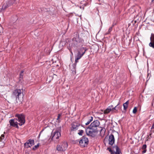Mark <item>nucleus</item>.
I'll return each mask as SVG.
<instances>
[{
  "instance_id": "nucleus-34",
  "label": "nucleus",
  "mask_w": 154,
  "mask_h": 154,
  "mask_svg": "<svg viewBox=\"0 0 154 154\" xmlns=\"http://www.w3.org/2000/svg\"><path fill=\"white\" fill-rule=\"evenodd\" d=\"M3 10L2 8H0V13Z\"/></svg>"
},
{
  "instance_id": "nucleus-1",
  "label": "nucleus",
  "mask_w": 154,
  "mask_h": 154,
  "mask_svg": "<svg viewBox=\"0 0 154 154\" xmlns=\"http://www.w3.org/2000/svg\"><path fill=\"white\" fill-rule=\"evenodd\" d=\"M100 125L99 121H94L88 127L86 128L85 131L87 135L92 137L95 136V133L98 132L97 127Z\"/></svg>"
},
{
  "instance_id": "nucleus-29",
  "label": "nucleus",
  "mask_w": 154,
  "mask_h": 154,
  "mask_svg": "<svg viewBox=\"0 0 154 154\" xmlns=\"http://www.w3.org/2000/svg\"><path fill=\"white\" fill-rule=\"evenodd\" d=\"M112 27H109V28L108 31V33H106V34H109L112 31Z\"/></svg>"
},
{
  "instance_id": "nucleus-8",
  "label": "nucleus",
  "mask_w": 154,
  "mask_h": 154,
  "mask_svg": "<svg viewBox=\"0 0 154 154\" xmlns=\"http://www.w3.org/2000/svg\"><path fill=\"white\" fill-rule=\"evenodd\" d=\"M115 147L116 148V151L113 152L112 150L110 147L107 148V150L111 153V154H122V152L118 146H116Z\"/></svg>"
},
{
  "instance_id": "nucleus-3",
  "label": "nucleus",
  "mask_w": 154,
  "mask_h": 154,
  "mask_svg": "<svg viewBox=\"0 0 154 154\" xmlns=\"http://www.w3.org/2000/svg\"><path fill=\"white\" fill-rule=\"evenodd\" d=\"M15 117H16L15 118L16 120L17 121H18V125L20 126H22L25 123V117L22 114H16L15 115Z\"/></svg>"
},
{
  "instance_id": "nucleus-2",
  "label": "nucleus",
  "mask_w": 154,
  "mask_h": 154,
  "mask_svg": "<svg viewBox=\"0 0 154 154\" xmlns=\"http://www.w3.org/2000/svg\"><path fill=\"white\" fill-rule=\"evenodd\" d=\"M87 50V49L86 48L82 47L78 51L77 55L75 56V63L73 65V69H71L72 72L73 73H76L75 68L76 63L78 62V60L84 55Z\"/></svg>"
},
{
  "instance_id": "nucleus-12",
  "label": "nucleus",
  "mask_w": 154,
  "mask_h": 154,
  "mask_svg": "<svg viewBox=\"0 0 154 154\" xmlns=\"http://www.w3.org/2000/svg\"><path fill=\"white\" fill-rule=\"evenodd\" d=\"M61 136L60 133L54 132L52 135V140L58 139Z\"/></svg>"
},
{
  "instance_id": "nucleus-13",
  "label": "nucleus",
  "mask_w": 154,
  "mask_h": 154,
  "mask_svg": "<svg viewBox=\"0 0 154 154\" xmlns=\"http://www.w3.org/2000/svg\"><path fill=\"white\" fill-rule=\"evenodd\" d=\"M119 104L120 103L119 102L118 104L114 107L112 106V112L117 113L118 112V110L122 107V106H119Z\"/></svg>"
},
{
  "instance_id": "nucleus-6",
  "label": "nucleus",
  "mask_w": 154,
  "mask_h": 154,
  "mask_svg": "<svg viewBox=\"0 0 154 154\" xmlns=\"http://www.w3.org/2000/svg\"><path fill=\"white\" fill-rule=\"evenodd\" d=\"M88 138L83 136L80 140L79 143L80 146L82 147H85L88 143Z\"/></svg>"
},
{
  "instance_id": "nucleus-20",
  "label": "nucleus",
  "mask_w": 154,
  "mask_h": 154,
  "mask_svg": "<svg viewBox=\"0 0 154 154\" xmlns=\"http://www.w3.org/2000/svg\"><path fill=\"white\" fill-rule=\"evenodd\" d=\"M24 145L26 148H28L32 146V145L30 144L28 141L24 143Z\"/></svg>"
},
{
  "instance_id": "nucleus-4",
  "label": "nucleus",
  "mask_w": 154,
  "mask_h": 154,
  "mask_svg": "<svg viewBox=\"0 0 154 154\" xmlns=\"http://www.w3.org/2000/svg\"><path fill=\"white\" fill-rule=\"evenodd\" d=\"M13 94L16 98V100L18 102L19 100L20 102L21 103L23 101V97L22 96L21 91L20 89H17L15 90L13 92Z\"/></svg>"
},
{
  "instance_id": "nucleus-26",
  "label": "nucleus",
  "mask_w": 154,
  "mask_h": 154,
  "mask_svg": "<svg viewBox=\"0 0 154 154\" xmlns=\"http://www.w3.org/2000/svg\"><path fill=\"white\" fill-rule=\"evenodd\" d=\"M137 107H135L133 110V113L134 114L136 113L137 112Z\"/></svg>"
},
{
  "instance_id": "nucleus-27",
  "label": "nucleus",
  "mask_w": 154,
  "mask_h": 154,
  "mask_svg": "<svg viewBox=\"0 0 154 154\" xmlns=\"http://www.w3.org/2000/svg\"><path fill=\"white\" fill-rule=\"evenodd\" d=\"M61 115H62L61 114H60V113L59 114H58V115L57 116V120H58V121H59V122H60V120L59 119L60 118V117L61 116Z\"/></svg>"
},
{
  "instance_id": "nucleus-9",
  "label": "nucleus",
  "mask_w": 154,
  "mask_h": 154,
  "mask_svg": "<svg viewBox=\"0 0 154 154\" xmlns=\"http://www.w3.org/2000/svg\"><path fill=\"white\" fill-rule=\"evenodd\" d=\"M9 122L11 126H12L14 127H15L17 128H19V127L18 125V123L16 120L15 119H12L10 120L9 121Z\"/></svg>"
},
{
  "instance_id": "nucleus-23",
  "label": "nucleus",
  "mask_w": 154,
  "mask_h": 154,
  "mask_svg": "<svg viewBox=\"0 0 154 154\" xmlns=\"http://www.w3.org/2000/svg\"><path fill=\"white\" fill-rule=\"evenodd\" d=\"M30 144L32 145V146L34 144V140H28Z\"/></svg>"
},
{
  "instance_id": "nucleus-11",
  "label": "nucleus",
  "mask_w": 154,
  "mask_h": 154,
  "mask_svg": "<svg viewBox=\"0 0 154 154\" xmlns=\"http://www.w3.org/2000/svg\"><path fill=\"white\" fill-rule=\"evenodd\" d=\"M109 144L111 146L113 145L115 142V138L114 135L112 134H110L109 137Z\"/></svg>"
},
{
  "instance_id": "nucleus-25",
  "label": "nucleus",
  "mask_w": 154,
  "mask_h": 154,
  "mask_svg": "<svg viewBox=\"0 0 154 154\" xmlns=\"http://www.w3.org/2000/svg\"><path fill=\"white\" fill-rule=\"evenodd\" d=\"M79 132L78 133V134L79 135L82 136L84 133V131L83 130H80L79 131Z\"/></svg>"
},
{
  "instance_id": "nucleus-21",
  "label": "nucleus",
  "mask_w": 154,
  "mask_h": 154,
  "mask_svg": "<svg viewBox=\"0 0 154 154\" xmlns=\"http://www.w3.org/2000/svg\"><path fill=\"white\" fill-rule=\"evenodd\" d=\"M105 130L103 128L101 129L100 134L102 137H103L105 133Z\"/></svg>"
},
{
  "instance_id": "nucleus-37",
  "label": "nucleus",
  "mask_w": 154,
  "mask_h": 154,
  "mask_svg": "<svg viewBox=\"0 0 154 154\" xmlns=\"http://www.w3.org/2000/svg\"><path fill=\"white\" fill-rule=\"evenodd\" d=\"M154 1V0H152V2H153Z\"/></svg>"
},
{
  "instance_id": "nucleus-22",
  "label": "nucleus",
  "mask_w": 154,
  "mask_h": 154,
  "mask_svg": "<svg viewBox=\"0 0 154 154\" xmlns=\"http://www.w3.org/2000/svg\"><path fill=\"white\" fill-rule=\"evenodd\" d=\"M23 72H24V71H22L21 72L20 75L19 77V80L20 81H21L23 78Z\"/></svg>"
},
{
  "instance_id": "nucleus-17",
  "label": "nucleus",
  "mask_w": 154,
  "mask_h": 154,
  "mask_svg": "<svg viewBox=\"0 0 154 154\" xmlns=\"http://www.w3.org/2000/svg\"><path fill=\"white\" fill-rule=\"evenodd\" d=\"M79 126V125H78L76 124H73L72 125V129L71 130L73 131H75L78 129Z\"/></svg>"
},
{
  "instance_id": "nucleus-30",
  "label": "nucleus",
  "mask_w": 154,
  "mask_h": 154,
  "mask_svg": "<svg viewBox=\"0 0 154 154\" xmlns=\"http://www.w3.org/2000/svg\"><path fill=\"white\" fill-rule=\"evenodd\" d=\"M39 146V143L38 144L36 145L33 148L34 149H35L38 148Z\"/></svg>"
},
{
  "instance_id": "nucleus-28",
  "label": "nucleus",
  "mask_w": 154,
  "mask_h": 154,
  "mask_svg": "<svg viewBox=\"0 0 154 154\" xmlns=\"http://www.w3.org/2000/svg\"><path fill=\"white\" fill-rule=\"evenodd\" d=\"M3 137V139H4L5 138V135L4 134H2L1 137H0V141H2V139H1V138Z\"/></svg>"
},
{
  "instance_id": "nucleus-36",
  "label": "nucleus",
  "mask_w": 154,
  "mask_h": 154,
  "mask_svg": "<svg viewBox=\"0 0 154 154\" xmlns=\"http://www.w3.org/2000/svg\"><path fill=\"white\" fill-rule=\"evenodd\" d=\"M14 2L17 1V0H14Z\"/></svg>"
},
{
  "instance_id": "nucleus-35",
  "label": "nucleus",
  "mask_w": 154,
  "mask_h": 154,
  "mask_svg": "<svg viewBox=\"0 0 154 154\" xmlns=\"http://www.w3.org/2000/svg\"><path fill=\"white\" fill-rule=\"evenodd\" d=\"M70 52L71 53V54H72V51L71 50H69Z\"/></svg>"
},
{
  "instance_id": "nucleus-5",
  "label": "nucleus",
  "mask_w": 154,
  "mask_h": 154,
  "mask_svg": "<svg viewBox=\"0 0 154 154\" xmlns=\"http://www.w3.org/2000/svg\"><path fill=\"white\" fill-rule=\"evenodd\" d=\"M68 144L67 142L64 141L60 144L58 145L56 147V149L60 152H63L65 151L67 148Z\"/></svg>"
},
{
  "instance_id": "nucleus-24",
  "label": "nucleus",
  "mask_w": 154,
  "mask_h": 154,
  "mask_svg": "<svg viewBox=\"0 0 154 154\" xmlns=\"http://www.w3.org/2000/svg\"><path fill=\"white\" fill-rule=\"evenodd\" d=\"M61 131V127L60 126L59 127L57 128L55 132H60V131Z\"/></svg>"
},
{
  "instance_id": "nucleus-14",
  "label": "nucleus",
  "mask_w": 154,
  "mask_h": 154,
  "mask_svg": "<svg viewBox=\"0 0 154 154\" xmlns=\"http://www.w3.org/2000/svg\"><path fill=\"white\" fill-rule=\"evenodd\" d=\"M150 40L151 42L149 44V46L154 48V34H151Z\"/></svg>"
},
{
  "instance_id": "nucleus-31",
  "label": "nucleus",
  "mask_w": 154,
  "mask_h": 154,
  "mask_svg": "<svg viewBox=\"0 0 154 154\" xmlns=\"http://www.w3.org/2000/svg\"><path fill=\"white\" fill-rule=\"evenodd\" d=\"M153 128H154V122L153 124L152 125V127H151V129H153Z\"/></svg>"
},
{
  "instance_id": "nucleus-10",
  "label": "nucleus",
  "mask_w": 154,
  "mask_h": 154,
  "mask_svg": "<svg viewBox=\"0 0 154 154\" xmlns=\"http://www.w3.org/2000/svg\"><path fill=\"white\" fill-rule=\"evenodd\" d=\"M14 3L12 0H9L5 4L3 5L2 7V9L3 10H5L6 8L12 5Z\"/></svg>"
},
{
  "instance_id": "nucleus-16",
  "label": "nucleus",
  "mask_w": 154,
  "mask_h": 154,
  "mask_svg": "<svg viewBox=\"0 0 154 154\" xmlns=\"http://www.w3.org/2000/svg\"><path fill=\"white\" fill-rule=\"evenodd\" d=\"M88 121L85 123L86 125H88L90 122L93 121V117L92 116H88L87 117Z\"/></svg>"
},
{
  "instance_id": "nucleus-38",
  "label": "nucleus",
  "mask_w": 154,
  "mask_h": 154,
  "mask_svg": "<svg viewBox=\"0 0 154 154\" xmlns=\"http://www.w3.org/2000/svg\"><path fill=\"white\" fill-rule=\"evenodd\" d=\"M1 139H2V141H3V140H4L3 139V137L1 138Z\"/></svg>"
},
{
  "instance_id": "nucleus-18",
  "label": "nucleus",
  "mask_w": 154,
  "mask_h": 154,
  "mask_svg": "<svg viewBox=\"0 0 154 154\" xmlns=\"http://www.w3.org/2000/svg\"><path fill=\"white\" fill-rule=\"evenodd\" d=\"M128 104V100L125 103L123 104V106L124 107V110H126L127 109Z\"/></svg>"
},
{
  "instance_id": "nucleus-19",
  "label": "nucleus",
  "mask_w": 154,
  "mask_h": 154,
  "mask_svg": "<svg viewBox=\"0 0 154 154\" xmlns=\"http://www.w3.org/2000/svg\"><path fill=\"white\" fill-rule=\"evenodd\" d=\"M146 144H144L142 147V149H143V151H142V153H145L146 151Z\"/></svg>"
},
{
  "instance_id": "nucleus-15",
  "label": "nucleus",
  "mask_w": 154,
  "mask_h": 154,
  "mask_svg": "<svg viewBox=\"0 0 154 154\" xmlns=\"http://www.w3.org/2000/svg\"><path fill=\"white\" fill-rule=\"evenodd\" d=\"M112 105H111L110 106H109L108 108L104 111V114H108L110 111L112 112Z\"/></svg>"
},
{
  "instance_id": "nucleus-33",
  "label": "nucleus",
  "mask_w": 154,
  "mask_h": 154,
  "mask_svg": "<svg viewBox=\"0 0 154 154\" xmlns=\"http://www.w3.org/2000/svg\"><path fill=\"white\" fill-rule=\"evenodd\" d=\"M42 131H41L40 133V134H39V135H38V137H39L40 136V134H41V133H42Z\"/></svg>"
},
{
  "instance_id": "nucleus-32",
  "label": "nucleus",
  "mask_w": 154,
  "mask_h": 154,
  "mask_svg": "<svg viewBox=\"0 0 154 154\" xmlns=\"http://www.w3.org/2000/svg\"><path fill=\"white\" fill-rule=\"evenodd\" d=\"M2 146H0V148H2L4 146V143H2Z\"/></svg>"
},
{
  "instance_id": "nucleus-39",
  "label": "nucleus",
  "mask_w": 154,
  "mask_h": 154,
  "mask_svg": "<svg viewBox=\"0 0 154 154\" xmlns=\"http://www.w3.org/2000/svg\"><path fill=\"white\" fill-rule=\"evenodd\" d=\"M151 134H151V133L150 134H149V136H150L151 135Z\"/></svg>"
},
{
  "instance_id": "nucleus-7",
  "label": "nucleus",
  "mask_w": 154,
  "mask_h": 154,
  "mask_svg": "<svg viewBox=\"0 0 154 154\" xmlns=\"http://www.w3.org/2000/svg\"><path fill=\"white\" fill-rule=\"evenodd\" d=\"M74 44L77 48L82 46V40H80L79 38H73Z\"/></svg>"
}]
</instances>
